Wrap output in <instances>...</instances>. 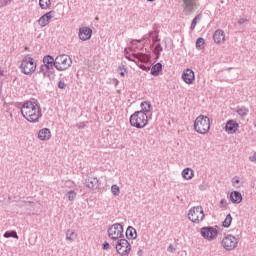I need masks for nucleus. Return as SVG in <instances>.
<instances>
[{
  "label": "nucleus",
  "instance_id": "nucleus-1",
  "mask_svg": "<svg viewBox=\"0 0 256 256\" xmlns=\"http://www.w3.org/2000/svg\"><path fill=\"white\" fill-rule=\"evenodd\" d=\"M16 107L21 109V115L26 118L29 123H39V119L43 117L41 112V105L35 98L25 101L24 103H18Z\"/></svg>",
  "mask_w": 256,
  "mask_h": 256
},
{
  "label": "nucleus",
  "instance_id": "nucleus-2",
  "mask_svg": "<svg viewBox=\"0 0 256 256\" xmlns=\"http://www.w3.org/2000/svg\"><path fill=\"white\" fill-rule=\"evenodd\" d=\"M130 125L135 129H145L149 125V116L143 112L136 111L130 116Z\"/></svg>",
  "mask_w": 256,
  "mask_h": 256
},
{
  "label": "nucleus",
  "instance_id": "nucleus-3",
  "mask_svg": "<svg viewBox=\"0 0 256 256\" xmlns=\"http://www.w3.org/2000/svg\"><path fill=\"white\" fill-rule=\"evenodd\" d=\"M19 69L23 75H33L37 69V62L31 57V54H27L23 57Z\"/></svg>",
  "mask_w": 256,
  "mask_h": 256
},
{
  "label": "nucleus",
  "instance_id": "nucleus-4",
  "mask_svg": "<svg viewBox=\"0 0 256 256\" xmlns=\"http://www.w3.org/2000/svg\"><path fill=\"white\" fill-rule=\"evenodd\" d=\"M209 129H211V120L209 117L205 115L198 116L194 121V130L196 133L200 135H205V133H209Z\"/></svg>",
  "mask_w": 256,
  "mask_h": 256
},
{
  "label": "nucleus",
  "instance_id": "nucleus-5",
  "mask_svg": "<svg viewBox=\"0 0 256 256\" xmlns=\"http://www.w3.org/2000/svg\"><path fill=\"white\" fill-rule=\"evenodd\" d=\"M188 219L192 223L199 225V223L205 219V212L203 211V207L195 206L191 208L188 212Z\"/></svg>",
  "mask_w": 256,
  "mask_h": 256
},
{
  "label": "nucleus",
  "instance_id": "nucleus-6",
  "mask_svg": "<svg viewBox=\"0 0 256 256\" xmlns=\"http://www.w3.org/2000/svg\"><path fill=\"white\" fill-rule=\"evenodd\" d=\"M221 245L225 251H234L239 245V236L228 234L222 239Z\"/></svg>",
  "mask_w": 256,
  "mask_h": 256
},
{
  "label": "nucleus",
  "instance_id": "nucleus-7",
  "mask_svg": "<svg viewBox=\"0 0 256 256\" xmlns=\"http://www.w3.org/2000/svg\"><path fill=\"white\" fill-rule=\"evenodd\" d=\"M107 233L111 241H119V239H123V224L121 223L112 224L108 228Z\"/></svg>",
  "mask_w": 256,
  "mask_h": 256
},
{
  "label": "nucleus",
  "instance_id": "nucleus-8",
  "mask_svg": "<svg viewBox=\"0 0 256 256\" xmlns=\"http://www.w3.org/2000/svg\"><path fill=\"white\" fill-rule=\"evenodd\" d=\"M71 63H73V61L69 55L61 54L56 57L57 71H67V69L71 67Z\"/></svg>",
  "mask_w": 256,
  "mask_h": 256
},
{
  "label": "nucleus",
  "instance_id": "nucleus-9",
  "mask_svg": "<svg viewBox=\"0 0 256 256\" xmlns=\"http://www.w3.org/2000/svg\"><path fill=\"white\" fill-rule=\"evenodd\" d=\"M115 249L120 256H129V253H131V244L127 239L121 238L117 240Z\"/></svg>",
  "mask_w": 256,
  "mask_h": 256
},
{
  "label": "nucleus",
  "instance_id": "nucleus-10",
  "mask_svg": "<svg viewBox=\"0 0 256 256\" xmlns=\"http://www.w3.org/2000/svg\"><path fill=\"white\" fill-rule=\"evenodd\" d=\"M200 235H202L203 239H206L207 241H213L214 239H217L219 231L213 226H206L200 229Z\"/></svg>",
  "mask_w": 256,
  "mask_h": 256
},
{
  "label": "nucleus",
  "instance_id": "nucleus-11",
  "mask_svg": "<svg viewBox=\"0 0 256 256\" xmlns=\"http://www.w3.org/2000/svg\"><path fill=\"white\" fill-rule=\"evenodd\" d=\"M38 75H43L44 79H51V76H55V66L49 64L40 65Z\"/></svg>",
  "mask_w": 256,
  "mask_h": 256
},
{
  "label": "nucleus",
  "instance_id": "nucleus-12",
  "mask_svg": "<svg viewBox=\"0 0 256 256\" xmlns=\"http://www.w3.org/2000/svg\"><path fill=\"white\" fill-rule=\"evenodd\" d=\"M93 35V30L87 26L79 28L78 37L80 41H89Z\"/></svg>",
  "mask_w": 256,
  "mask_h": 256
},
{
  "label": "nucleus",
  "instance_id": "nucleus-13",
  "mask_svg": "<svg viewBox=\"0 0 256 256\" xmlns=\"http://www.w3.org/2000/svg\"><path fill=\"white\" fill-rule=\"evenodd\" d=\"M181 78L187 85H193L195 81V72L192 69L187 68L183 71Z\"/></svg>",
  "mask_w": 256,
  "mask_h": 256
},
{
  "label": "nucleus",
  "instance_id": "nucleus-14",
  "mask_svg": "<svg viewBox=\"0 0 256 256\" xmlns=\"http://www.w3.org/2000/svg\"><path fill=\"white\" fill-rule=\"evenodd\" d=\"M182 3L184 13H187V15L193 13L197 8V2L195 0H182Z\"/></svg>",
  "mask_w": 256,
  "mask_h": 256
},
{
  "label": "nucleus",
  "instance_id": "nucleus-15",
  "mask_svg": "<svg viewBox=\"0 0 256 256\" xmlns=\"http://www.w3.org/2000/svg\"><path fill=\"white\" fill-rule=\"evenodd\" d=\"M224 129L226 133H229V135H234V133L239 131V123L233 119H230L226 122Z\"/></svg>",
  "mask_w": 256,
  "mask_h": 256
},
{
  "label": "nucleus",
  "instance_id": "nucleus-16",
  "mask_svg": "<svg viewBox=\"0 0 256 256\" xmlns=\"http://www.w3.org/2000/svg\"><path fill=\"white\" fill-rule=\"evenodd\" d=\"M54 16H55V11L53 10L45 13L38 19V25H40V27H47V25H49V21H51L52 17Z\"/></svg>",
  "mask_w": 256,
  "mask_h": 256
},
{
  "label": "nucleus",
  "instance_id": "nucleus-17",
  "mask_svg": "<svg viewBox=\"0 0 256 256\" xmlns=\"http://www.w3.org/2000/svg\"><path fill=\"white\" fill-rule=\"evenodd\" d=\"M213 40L217 45L225 43V31L218 29L213 34Z\"/></svg>",
  "mask_w": 256,
  "mask_h": 256
},
{
  "label": "nucleus",
  "instance_id": "nucleus-18",
  "mask_svg": "<svg viewBox=\"0 0 256 256\" xmlns=\"http://www.w3.org/2000/svg\"><path fill=\"white\" fill-rule=\"evenodd\" d=\"M38 139L40 141H49L51 139V130L49 128H42L38 132Z\"/></svg>",
  "mask_w": 256,
  "mask_h": 256
},
{
  "label": "nucleus",
  "instance_id": "nucleus-19",
  "mask_svg": "<svg viewBox=\"0 0 256 256\" xmlns=\"http://www.w3.org/2000/svg\"><path fill=\"white\" fill-rule=\"evenodd\" d=\"M229 199L232 203L239 205L243 201V195L239 191H232L229 195Z\"/></svg>",
  "mask_w": 256,
  "mask_h": 256
},
{
  "label": "nucleus",
  "instance_id": "nucleus-20",
  "mask_svg": "<svg viewBox=\"0 0 256 256\" xmlns=\"http://www.w3.org/2000/svg\"><path fill=\"white\" fill-rule=\"evenodd\" d=\"M163 71V64L157 62L152 67H150V75L153 77H159V74Z\"/></svg>",
  "mask_w": 256,
  "mask_h": 256
},
{
  "label": "nucleus",
  "instance_id": "nucleus-21",
  "mask_svg": "<svg viewBox=\"0 0 256 256\" xmlns=\"http://www.w3.org/2000/svg\"><path fill=\"white\" fill-rule=\"evenodd\" d=\"M141 110L139 112L144 113L145 115L151 114V110L153 109V106L151 105V102L149 101H143L140 104Z\"/></svg>",
  "mask_w": 256,
  "mask_h": 256
},
{
  "label": "nucleus",
  "instance_id": "nucleus-22",
  "mask_svg": "<svg viewBox=\"0 0 256 256\" xmlns=\"http://www.w3.org/2000/svg\"><path fill=\"white\" fill-rule=\"evenodd\" d=\"M84 185L88 189H95V186L99 185V179H97L96 177H89L85 180Z\"/></svg>",
  "mask_w": 256,
  "mask_h": 256
},
{
  "label": "nucleus",
  "instance_id": "nucleus-23",
  "mask_svg": "<svg viewBox=\"0 0 256 256\" xmlns=\"http://www.w3.org/2000/svg\"><path fill=\"white\" fill-rule=\"evenodd\" d=\"M147 37L152 38V45L150 46L153 48V46L157 45V43H161V38H159V32L157 31H150L147 35Z\"/></svg>",
  "mask_w": 256,
  "mask_h": 256
},
{
  "label": "nucleus",
  "instance_id": "nucleus-24",
  "mask_svg": "<svg viewBox=\"0 0 256 256\" xmlns=\"http://www.w3.org/2000/svg\"><path fill=\"white\" fill-rule=\"evenodd\" d=\"M182 177L186 181H190V179H193V177H195V172H193V169L191 168H184L182 171Z\"/></svg>",
  "mask_w": 256,
  "mask_h": 256
},
{
  "label": "nucleus",
  "instance_id": "nucleus-25",
  "mask_svg": "<svg viewBox=\"0 0 256 256\" xmlns=\"http://www.w3.org/2000/svg\"><path fill=\"white\" fill-rule=\"evenodd\" d=\"M43 65H53L56 68V58L51 55H46L42 59Z\"/></svg>",
  "mask_w": 256,
  "mask_h": 256
},
{
  "label": "nucleus",
  "instance_id": "nucleus-26",
  "mask_svg": "<svg viewBox=\"0 0 256 256\" xmlns=\"http://www.w3.org/2000/svg\"><path fill=\"white\" fill-rule=\"evenodd\" d=\"M127 239H137V230L133 226H128L126 230Z\"/></svg>",
  "mask_w": 256,
  "mask_h": 256
},
{
  "label": "nucleus",
  "instance_id": "nucleus-27",
  "mask_svg": "<svg viewBox=\"0 0 256 256\" xmlns=\"http://www.w3.org/2000/svg\"><path fill=\"white\" fill-rule=\"evenodd\" d=\"M154 55H156V59H159L161 57V52L163 51V46L161 45V42H158L152 47Z\"/></svg>",
  "mask_w": 256,
  "mask_h": 256
},
{
  "label": "nucleus",
  "instance_id": "nucleus-28",
  "mask_svg": "<svg viewBox=\"0 0 256 256\" xmlns=\"http://www.w3.org/2000/svg\"><path fill=\"white\" fill-rule=\"evenodd\" d=\"M75 239H77V233H75V230L68 229L66 231V241L73 243Z\"/></svg>",
  "mask_w": 256,
  "mask_h": 256
},
{
  "label": "nucleus",
  "instance_id": "nucleus-29",
  "mask_svg": "<svg viewBox=\"0 0 256 256\" xmlns=\"http://www.w3.org/2000/svg\"><path fill=\"white\" fill-rule=\"evenodd\" d=\"M3 237L5 239H19V235H17V231L15 230H12V231H6L4 234H3Z\"/></svg>",
  "mask_w": 256,
  "mask_h": 256
},
{
  "label": "nucleus",
  "instance_id": "nucleus-30",
  "mask_svg": "<svg viewBox=\"0 0 256 256\" xmlns=\"http://www.w3.org/2000/svg\"><path fill=\"white\" fill-rule=\"evenodd\" d=\"M3 83H5V70L0 67V99L1 95H3Z\"/></svg>",
  "mask_w": 256,
  "mask_h": 256
},
{
  "label": "nucleus",
  "instance_id": "nucleus-31",
  "mask_svg": "<svg viewBox=\"0 0 256 256\" xmlns=\"http://www.w3.org/2000/svg\"><path fill=\"white\" fill-rule=\"evenodd\" d=\"M236 113H238L240 117H247V115H249V108L242 106L237 109Z\"/></svg>",
  "mask_w": 256,
  "mask_h": 256
},
{
  "label": "nucleus",
  "instance_id": "nucleus-32",
  "mask_svg": "<svg viewBox=\"0 0 256 256\" xmlns=\"http://www.w3.org/2000/svg\"><path fill=\"white\" fill-rule=\"evenodd\" d=\"M232 222H233V217L231 216V214H228L224 219L222 225L223 227H225V229H229V227H231Z\"/></svg>",
  "mask_w": 256,
  "mask_h": 256
},
{
  "label": "nucleus",
  "instance_id": "nucleus-33",
  "mask_svg": "<svg viewBox=\"0 0 256 256\" xmlns=\"http://www.w3.org/2000/svg\"><path fill=\"white\" fill-rule=\"evenodd\" d=\"M39 6L41 9H49L51 7V0H39Z\"/></svg>",
  "mask_w": 256,
  "mask_h": 256
},
{
  "label": "nucleus",
  "instance_id": "nucleus-34",
  "mask_svg": "<svg viewBox=\"0 0 256 256\" xmlns=\"http://www.w3.org/2000/svg\"><path fill=\"white\" fill-rule=\"evenodd\" d=\"M68 201H75L77 199V192L75 190H70L66 193Z\"/></svg>",
  "mask_w": 256,
  "mask_h": 256
},
{
  "label": "nucleus",
  "instance_id": "nucleus-35",
  "mask_svg": "<svg viewBox=\"0 0 256 256\" xmlns=\"http://www.w3.org/2000/svg\"><path fill=\"white\" fill-rule=\"evenodd\" d=\"M196 49H205V39L204 38H198L196 40Z\"/></svg>",
  "mask_w": 256,
  "mask_h": 256
},
{
  "label": "nucleus",
  "instance_id": "nucleus-36",
  "mask_svg": "<svg viewBox=\"0 0 256 256\" xmlns=\"http://www.w3.org/2000/svg\"><path fill=\"white\" fill-rule=\"evenodd\" d=\"M201 20V15H197L191 23L190 29L191 31H195V28L197 27V21Z\"/></svg>",
  "mask_w": 256,
  "mask_h": 256
},
{
  "label": "nucleus",
  "instance_id": "nucleus-37",
  "mask_svg": "<svg viewBox=\"0 0 256 256\" xmlns=\"http://www.w3.org/2000/svg\"><path fill=\"white\" fill-rule=\"evenodd\" d=\"M232 185H233V187H236V188L241 187V180H240L239 176H234L232 178Z\"/></svg>",
  "mask_w": 256,
  "mask_h": 256
},
{
  "label": "nucleus",
  "instance_id": "nucleus-38",
  "mask_svg": "<svg viewBox=\"0 0 256 256\" xmlns=\"http://www.w3.org/2000/svg\"><path fill=\"white\" fill-rule=\"evenodd\" d=\"M111 191H112V194L115 195V197H117V195L121 193V189L116 184H113L111 186Z\"/></svg>",
  "mask_w": 256,
  "mask_h": 256
},
{
  "label": "nucleus",
  "instance_id": "nucleus-39",
  "mask_svg": "<svg viewBox=\"0 0 256 256\" xmlns=\"http://www.w3.org/2000/svg\"><path fill=\"white\" fill-rule=\"evenodd\" d=\"M149 39L147 35H144L141 39H133L131 40L132 45H137V43H143L145 40Z\"/></svg>",
  "mask_w": 256,
  "mask_h": 256
},
{
  "label": "nucleus",
  "instance_id": "nucleus-40",
  "mask_svg": "<svg viewBox=\"0 0 256 256\" xmlns=\"http://www.w3.org/2000/svg\"><path fill=\"white\" fill-rule=\"evenodd\" d=\"M118 70H120L119 75H120L121 77H125V73H127V67H125V65L121 64V65L118 67Z\"/></svg>",
  "mask_w": 256,
  "mask_h": 256
},
{
  "label": "nucleus",
  "instance_id": "nucleus-41",
  "mask_svg": "<svg viewBox=\"0 0 256 256\" xmlns=\"http://www.w3.org/2000/svg\"><path fill=\"white\" fill-rule=\"evenodd\" d=\"M11 3H13V0H0V8L7 7V5H11Z\"/></svg>",
  "mask_w": 256,
  "mask_h": 256
},
{
  "label": "nucleus",
  "instance_id": "nucleus-42",
  "mask_svg": "<svg viewBox=\"0 0 256 256\" xmlns=\"http://www.w3.org/2000/svg\"><path fill=\"white\" fill-rule=\"evenodd\" d=\"M139 68L142 69V71H151V66H146L145 64H140Z\"/></svg>",
  "mask_w": 256,
  "mask_h": 256
},
{
  "label": "nucleus",
  "instance_id": "nucleus-43",
  "mask_svg": "<svg viewBox=\"0 0 256 256\" xmlns=\"http://www.w3.org/2000/svg\"><path fill=\"white\" fill-rule=\"evenodd\" d=\"M65 87H67V84H65V81L60 80L58 82V89H65Z\"/></svg>",
  "mask_w": 256,
  "mask_h": 256
},
{
  "label": "nucleus",
  "instance_id": "nucleus-44",
  "mask_svg": "<svg viewBox=\"0 0 256 256\" xmlns=\"http://www.w3.org/2000/svg\"><path fill=\"white\" fill-rule=\"evenodd\" d=\"M167 251H168L169 253H175L176 249H175V247L173 246V244H170V245L168 246V248H167Z\"/></svg>",
  "mask_w": 256,
  "mask_h": 256
},
{
  "label": "nucleus",
  "instance_id": "nucleus-45",
  "mask_svg": "<svg viewBox=\"0 0 256 256\" xmlns=\"http://www.w3.org/2000/svg\"><path fill=\"white\" fill-rule=\"evenodd\" d=\"M109 247H110L109 242H104V243L102 244V249H103L104 251H107V249H109Z\"/></svg>",
  "mask_w": 256,
  "mask_h": 256
},
{
  "label": "nucleus",
  "instance_id": "nucleus-46",
  "mask_svg": "<svg viewBox=\"0 0 256 256\" xmlns=\"http://www.w3.org/2000/svg\"><path fill=\"white\" fill-rule=\"evenodd\" d=\"M85 127H87V124L85 122H81L80 124H78V129H85Z\"/></svg>",
  "mask_w": 256,
  "mask_h": 256
},
{
  "label": "nucleus",
  "instance_id": "nucleus-47",
  "mask_svg": "<svg viewBox=\"0 0 256 256\" xmlns=\"http://www.w3.org/2000/svg\"><path fill=\"white\" fill-rule=\"evenodd\" d=\"M238 23H239L240 25H243L244 23H247V18H240V19L238 20Z\"/></svg>",
  "mask_w": 256,
  "mask_h": 256
},
{
  "label": "nucleus",
  "instance_id": "nucleus-48",
  "mask_svg": "<svg viewBox=\"0 0 256 256\" xmlns=\"http://www.w3.org/2000/svg\"><path fill=\"white\" fill-rule=\"evenodd\" d=\"M249 160H250L252 163H255V161H256V152H255L252 156L249 157Z\"/></svg>",
  "mask_w": 256,
  "mask_h": 256
},
{
  "label": "nucleus",
  "instance_id": "nucleus-49",
  "mask_svg": "<svg viewBox=\"0 0 256 256\" xmlns=\"http://www.w3.org/2000/svg\"><path fill=\"white\" fill-rule=\"evenodd\" d=\"M199 189H200V191H205V189H207V186H205L204 184H201L199 186Z\"/></svg>",
  "mask_w": 256,
  "mask_h": 256
},
{
  "label": "nucleus",
  "instance_id": "nucleus-50",
  "mask_svg": "<svg viewBox=\"0 0 256 256\" xmlns=\"http://www.w3.org/2000/svg\"><path fill=\"white\" fill-rule=\"evenodd\" d=\"M225 203H227V200H225V199L220 200V205H225Z\"/></svg>",
  "mask_w": 256,
  "mask_h": 256
},
{
  "label": "nucleus",
  "instance_id": "nucleus-51",
  "mask_svg": "<svg viewBox=\"0 0 256 256\" xmlns=\"http://www.w3.org/2000/svg\"><path fill=\"white\" fill-rule=\"evenodd\" d=\"M137 255L138 256H143V250L139 249L138 252H137Z\"/></svg>",
  "mask_w": 256,
  "mask_h": 256
},
{
  "label": "nucleus",
  "instance_id": "nucleus-52",
  "mask_svg": "<svg viewBox=\"0 0 256 256\" xmlns=\"http://www.w3.org/2000/svg\"><path fill=\"white\" fill-rule=\"evenodd\" d=\"M126 59H128V61H133V62H135V59L131 58V56H126Z\"/></svg>",
  "mask_w": 256,
  "mask_h": 256
},
{
  "label": "nucleus",
  "instance_id": "nucleus-53",
  "mask_svg": "<svg viewBox=\"0 0 256 256\" xmlns=\"http://www.w3.org/2000/svg\"><path fill=\"white\" fill-rule=\"evenodd\" d=\"M146 1H149L150 3H153V1H155V0H146Z\"/></svg>",
  "mask_w": 256,
  "mask_h": 256
}]
</instances>
